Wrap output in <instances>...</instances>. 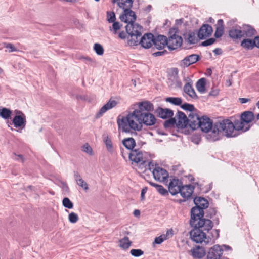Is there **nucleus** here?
Listing matches in <instances>:
<instances>
[{"label":"nucleus","mask_w":259,"mask_h":259,"mask_svg":"<svg viewBox=\"0 0 259 259\" xmlns=\"http://www.w3.org/2000/svg\"><path fill=\"white\" fill-rule=\"evenodd\" d=\"M154 113L157 116L160 118L166 119L170 118L174 115V111L169 108H163L158 107L155 110Z\"/></svg>","instance_id":"obj_19"},{"label":"nucleus","mask_w":259,"mask_h":259,"mask_svg":"<svg viewBox=\"0 0 259 259\" xmlns=\"http://www.w3.org/2000/svg\"><path fill=\"white\" fill-rule=\"evenodd\" d=\"M223 253L221 246L218 244L215 245L209 250L207 259H220Z\"/></svg>","instance_id":"obj_15"},{"label":"nucleus","mask_w":259,"mask_h":259,"mask_svg":"<svg viewBox=\"0 0 259 259\" xmlns=\"http://www.w3.org/2000/svg\"><path fill=\"white\" fill-rule=\"evenodd\" d=\"M178 28H173L168 32L167 47L170 50H174L181 46L183 39L181 36L177 35Z\"/></svg>","instance_id":"obj_9"},{"label":"nucleus","mask_w":259,"mask_h":259,"mask_svg":"<svg viewBox=\"0 0 259 259\" xmlns=\"http://www.w3.org/2000/svg\"><path fill=\"white\" fill-rule=\"evenodd\" d=\"M147 191V188L146 187L143 188L142 189L141 193V199L142 200H144V199H145V194L146 193Z\"/></svg>","instance_id":"obj_54"},{"label":"nucleus","mask_w":259,"mask_h":259,"mask_svg":"<svg viewBox=\"0 0 259 259\" xmlns=\"http://www.w3.org/2000/svg\"><path fill=\"white\" fill-rule=\"evenodd\" d=\"M217 211L215 208L210 207L207 211L206 217L211 219L217 214Z\"/></svg>","instance_id":"obj_48"},{"label":"nucleus","mask_w":259,"mask_h":259,"mask_svg":"<svg viewBox=\"0 0 259 259\" xmlns=\"http://www.w3.org/2000/svg\"><path fill=\"white\" fill-rule=\"evenodd\" d=\"M123 145L128 150L133 151L136 146L135 139L132 137L124 138L122 141Z\"/></svg>","instance_id":"obj_28"},{"label":"nucleus","mask_w":259,"mask_h":259,"mask_svg":"<svg viewBox=\"0 0 259 259\" xmlns=\"http://www.w3.org/2000/svg\"><path fill=\"white\" fill-rule=\"evenodd\" d=\"M167 53V51L166 50H164L162 51H158V52L153 53L152 54V55L154 57H158V56H163Z\"/></svg>","instance_id":"obj_53"},{"label":"nucleus","mask_w":259,"mask_h":259,"mask_svg":"<svg viewBox=\"0 0 259 259\" xmlns=\"http://www.w3.org/2000/svg\"><path fill=\"white\" fill-rule=\"evenodd\" d=\"M216 41L214 38H210L201 43V46L203 47H206L214 44Z\"/></svg>","instance_id":"obj_47"},{"label":"nucleus","mask_w":259,"mask_h":259,"mask_svg":"<svg viewBox=\"0 0 259 259\" xmlns=\"http://www.w3.org/2000/svg\"><path fill=\"white\" fill-rule=\"evenodd\" d=\"M181 108L185 111L191 112L193 113V111H197V109L195 108L193 104H191L188 103H184L182 104Z\"/></svg>","instance_id":"obj_36"},{"label":"nucleus","mask_w":259,"mask_h":259,"mask_svg":"<svg viewBox=\"0 0 259 259\" xmlns=\"http://www.w3.org/2000/svg\"><path fill=\"white\" fill-rule=\"evenodd\" d=\"M165 101L175 106H181L182 103V99L180 97H167L165 99Z\"/></svg>","instance_id":"obj_32"},{"label":"nucleus","mask_w":259,"mask_h":259,"mask_svg":"<svg viewBox=\"0 0 259 259\" xmlns=\"http://www.w3.org/2000/svg\"><path fill=\"white\" fill-rule=\"evenodd\" d=\"M206 81L205 78L199 79L196 82V87L197 91L200 93H204L206 90Z\"/></svg>","instance_id":"obj_30"},{"label":"nucleus","mask_w":259,"mask_h":259,"mask_svg":"<svg viewBox=\"0 0 259 259\" xmlns=\"http://www.w3.org/2000/svg\"><path fill=\"white\" fill-rule=\"evenodd\" d=\"M81 150L82 151L86 152L90 155H93L92 149L88 143H85L81 147Z\"/></svg>","instance_id":"obj_43"},{"label":"nucleus","mask_w":259,"mask_h":259,"mask_svg":"<svg viewBox=\"0 0 259 259\" xmlns=\"http://www.w3.org/2000/svg\"><path fill=\"white\" fill-rule=\"evenodd\" d=\"M152 172L154 179L160 182H164L169 177L167 170L159 166L157 164L155 165Z\"/></svg>","instance_id":"obj_11"},{"label":"nucleus","mask_w":259,"mask_h":259,"mask_svg":"<svg viewBox=\"0 0 259 259\" xmlns=\"http://www.w3.org/2000/svg\"><path fill=\"white\" fill-rule=\"evenodd\" d=\"M197 30L194 31L188 30L183 34V36L185 42L190 45H194L197 44L199 41V38L196 37L197 34Z\"/></svg>","instance_id":"obj_18"},{"label":"nucleus","mask_w":259,"mask_h":259,"mask_svg":"<svg viewBox=\"0 0 259 259\" xmlns=\"http://www.w3.org/2000/svg\"><path fill=\"white\" fill-rule=\"evenodd\" d=\"M117 103L115 100H109V101L103 106L95 115L96 118L98 119L101 117L107 111L115 107Z\"/></svg>","instance_id":"obj_20"},{"label":"nucleus","mask_w":259,"mask_h":259,"mask_svg":"<svg viewBox=\"0 0 259 259\" xmlns=\"http://www.w3.org/2000/svg\"><path fill=\"white\" fill-rule=\"evenodd\" d=\"M197 31L198 38L202 40L210 36L213 32V29L209 24H204Z\"/></svg>","instance_id":"obj_13"},{"label":"nucleus","mask_w":259,"mask_h":259,"mask_svg":"<svg viewBox=\"0 0 259 259\" xmlns=\"http://www.w3.org/2000/svg\"><path fill=\"white\" fill-rule=\"evenodd\" d=\"M137 37L138 42L137 45L140 44L141 46L145 49H149L153 44V34L151 33H145L139 41L138 37Z\"/></svg>","instance_id":"obj_12"},{"label":"nucleus","mask_w":259,"mask_h":259,"mask_svg":"<svg viewBox=\"0 0 259 259\" xmlns=\"http://www.w3.org/2000/svg\"><path fill=\"white\" fill-rule=\"evenodd\" d=\"M104 142L106 145L107 150L110 153L113 151L112 143L111 139L108 136H104L103 137Z\"/></svg>","instance_id":"obj_35"},{"label":"nucleus","mask_w":259,"mask_h":259,"mask_svg":"<svg viewBox=\"0 0 259 259\" xmlns=\"http://www.w3.org/2000/svg\"><path fill=\"white\" fill-rule=\"evenodd\" d=\"M73 23L75 25V26L78 29H81L84 27V25L83 24L80 22L79 20L77 19H73L72 20Z\"/></svg>","instance_id":"obj_52"},{"label":"nucleus","mask_w":259,"mask_h":259,"mask_svg":"<svg viewBox=\"0 0 259 259\" xmlns=\"http://www.w3.org/2000/svg\"><path fill=\"white\" fill-rule=\"evenodd\" d=\"M255 118L254 113L250 111H245L240 114H237L230 117L229 119L223 120L221 126L222 130H226V137L227 138L236 137L239 135V133L234 132L241 131L246 132L250 130L252 125L250 124Z\"/></svg>","instance_id":"obj_1"},{"label":"nucleus","mask_w":259,"mask_h":259,"mask_svg":"<svg viewBox=\"0 0 259 259\" xmlns=\"http://www.w3.org/2000/svg\"><path fill=\"white\" fill-rule=\"evenodd\" d=\"M12 111L5 107L0 109V117L4 119H9L11 117Z\"/></svg>","instance_id":"obj_33"},{"label":"nucleus","mask_w":259,"mask_h":259,"mask_svg":"<svg viewBox=\"0 0 259 259\" xmlns=\"http://www.w3.org/2000/svg\"><path fill=\"white\" fill-rule=\"evenodd\" d=\"M220 230L219 229H214L210 233V235L209 236L210 237V239H209L210 242L211 240H212V243H214L215 241L220 236Z\"/></svg>","instance_id":"obj_38"},{"label":"nucleus","mask_w":259,"mask_h":259,"mask_svg":"<svg viewBox=\"0 0 259 259\" xmlns=\"http://www.w3.org/2000/svg\"><path fill=\"white\" fill-rule=\"evenodd\" d=\"M13 154L16 156V157L15 158V160L19 161V158L21 160L22 162L24 161V158L23 156L21 154H16L15 153H14Z\"/></svg>","instance_id":"obj_57"},{"label":"nucleus","mask_w":259,"mask_h":259,"mask_svg":"<svg viewBox=\"0 0 259 259\" xmlns=\"http://www.w3.org/2000/svg\"><path fill=\"white\" fill-rule=\"evenodd\" d=\"M4 47L7 49H10L9 52H16L17 51L15 47L11 43H5Z\"/></svg>","instance_id":"obj_50"},{"label":"nucleus","mask_w":259,"mask_h":259,"mask_svg":"<svg viewBox=\"0 0 259 259\" xmlns=\"http://www.w3.org/2000/svg\"><path fill=\"white\" fill-rule=\"evenodd\" d=\"M119 246L124 250L127 249L132 244V242L130 241L127 236H125L119 241Z\"/></svg>","instance_id":"obj_31"},{"label":"nucleus","mask_w":259,"mask_h":259,"mask_svg":"<svg viewBox=\"0 0 259 259\" xmlns=\"http://www.w3.org/2000/svg\"><path fill=\"white\" fill-rule=\"evenodd\" d=\"M215 26L216 28L214 36L215 38H219L223 35L224 32L223 20L219 19Z\"/></svg>","instance_id":"obj_27"},{"label":"nucleus","mask_w":259,"mask_h":259,"mask_svg":"<svg viewBox=\"0 0 259 259\" xmlns=\"http://www.w3.org/2000/svg\"><path fill=\"white\" fill-rule=\"evenodd\" d=\"M107 19L109 23L114 22L116 20V16L113 12H107Z\"/></svg>","instance_id":"obj_45"},{"label":"nucleus","mask_w":259,"mask_h":259,"mask_svg":"<svg viewBox=\"0 0 259 259\" xmlns=\"http://www.w3.org/2000/svg\"><path fill=\"white\" fill-rule=\"evenodd\" d=\"M94 50L98 55H102L104 53V49L103 46L98 43H95L94 46Z\"/></svg>","instance_id":"obj_39"},{"label":"nucleus","mask_w":259,"mask_h":259,"mask_svg":"<svg viewBox=\"0 0 259 259\" xmlns=\"http://www.w3.org/2000/svg\"><path fill=\"white\" fill-rule=\"evenodd\" d=\"M156 189L158 193L163 196H165L168 194V190L167 191L162 185H158Z\"/></svg>","instance_id":"obj_46"},{"label":"nucleus","mask_w":259,"mask_h":259,"mask_svg":"<svg viewBox=\"0 0 259 259\" xmlns=\"http://www.w3.org/2000/svg\"><path fill=\"white\" fill-rule=\"evenodd\" d=\"M175 125L177 126V121L175 118L172 117L165 121L163 124L164 127L165 128L174 127Z\"/></svg>","instance_id":"obj_37"},{"label":"nucleus","mask_w":259,"mask_h":259,"mask_svg":"<svg viewBox=\"0 0 259 259\" xmlns=\"http://www.w3.org/2000/svg\"><path fill=\"white\" fill-rule=\"evenodd\" d=\"M153 45L158 50L164 49L168 45V38L163 35L159 34L156 37L153 36Z\"/></svg>","instance_id":"obj_16"},{"label":"nucleus","mask_w":259,"mask_h":259,"mask_svg":"<svg viewBox=\"0 0 259 259\" xmlns=\"http://www.w3.org/2000/svg\"><path fill=\"white\" fill-rule=\"evenodd\" d=\"M219 94V91L218 90H212L209 93V96H215Z\"/></svg>","instance_id":"obj_61"},{"label":"nucleus","mask_w":259,"mask_h":259,"mask_svg":"<svg viewBox=\"0 0 259 259\" xmlns=\"http://www.w3.org/2000/svg\"><path fill=\"white\" fill-rule=\"evenodd\" d=\"M79 219L78 215L75 212H71L69 214L68 220L71 223H76Z\"/></svg>","instance_id":"obj_42"},{"label":"nucleus","mask_w":259,"mask_h":259,"mask_svg":"<svg viewBox=\"0 0 259 259\" xmlns=\"http://www.w3.org/2000/svg\"><path fill=\"white\" fill-rule=\"evenodd\" d=\"M154 110V106L150 101H144L139 103V109L135 110L132 113H129L126 116H119L117 118V123L118 127L122 128V131L125 133H130L131 129L134 131H140L142 125H139L133 120V116L135 115L149 113Z\"/></svg>","instance_id":"obj_2"},{"label":"nucleus","mask_w":259,"mask_h":259,"mask_svg":"<svg viewBox=\"0 0 259 259\" xmlns=\"http://www.w3.org/2000/svg\"><path fill=\"white\" fill-rule=\"evenodd\" d=\"M192 81L191 80L187 82L184 86L183 91L189 97L192 99H198V96L192 87Z\"/></svg>","instance_id":"obj_25"},{"label":"nucleus","mask_w":259,"mask_h":259,"mask_svg":"<svg viewBox=\"0 0 259 259\" xmlns=\"http://www.w3.org/2000/svg\"><path fill=\"white\" fill-rule=\"evenodd\" d=\"M14 112L16 114L15 115H18L20 116H26L21 111L15 110L14 111Z\"/></svg>","instance_id":"obj_63"},{"label":"nucleus","mask_w":259,"mask_h":259,"mask_svg":"<svg viewBox=\"0 0 259 259\" xmlns=\"http://www.w3.org/2000/svg\"><path fill=\"white\" fill-rule=\"evenodd\" d=\"M129 159L136 163L143 161V153L139 148H136L131 151L128 155Z\"/></svg>","instance_id":"obj_23"},{"label":"nucleus","mask_w":259,"mask_h":259,"mask_svg":"<svg viewBox=\"0 0 259 259\" xmlns=\"http://www.w3.org/2000/svg\"><path fill=\"white\" fill-rule=\"evenodd\" d=\"M133 0H120L118 2V5L120 8H122L123 10L125 9L124 7H126V8H132L133 6Z\"/></svg>","instance_id":"obj_34"},{"label":"nucleus","mask_w":259,"mask_h":259,"mask_svg":"<svg viewBox=\"0 0 259 259\" xmlns=\"http://www.w3.org/2000/svg\"><path fill=\"white\" fill-rule=\"evenodd\" d=\"M136 119L141 125L143 123L146 126L154 125L156 123V119L154 115L150 113H143L135 115L133 116V120Z\"/></svg>","instance_id":"obj_10"},{"label":"nucleus","mask_w":259,"mask_h":259,"mask_svg":"<svg viewBox=\"0 0 259 259\" xmlns=\"http://www.w3.org/2000/svg\"><path fill=\"white\" fill-rule=\"evenodd\" d=\"M191 251L192 252V255L194 258H202L206 254L205 248L199 246H196L195 248H193V249H191Z\"/></svg>","instance_id":"obj_26"},{"label":"nucleus","mask_w":259,"mask_h":259,"mask_svg":"<svg viewBox=\"0 0 259 259\" xmlns=\"http://www.w3.org/2000/svg\"><path fill=\"white\" fill-rule=\"evenodd\" d=\"M146 144V143L145 142L139 140L137 141V147H139L138 148L140 149L144 145H145Z\"/></svg>","instance_id":"obj_62"},{"label":"nucleus","mask_w":259,"mask_h":259,"mask_svg":"<svg viewBox=\"0 0 259 259\" xmlns=\"http://www.w3.org/2000/svg\"><path fill=\"white\" fill-rule=\"evenodd\" d=\"M167 239V235H161L158 237H157L155 238L153 244H161L164 240Z\"/></svg>","instance_id":"obj_41"},{"label":"nucleus","mask_w":259,"mask_h":259,"mask_svg":"<svg viewBox=\"0 0 259 259\" xmlns=\"http://www.w3.org/2000/svg\"><path fill=\"white\" fill-rule=\"evenodd\" d=\"M131 8L124 9L123 13L120 15L119 19L121 21L127 23L125 26V30L131 37L130 38L128 37V44L131 46H137V37L141 36V31L142 27L138 23H135L137 16Z\"/></svg>","instance_id":"obj_3"},{"label":"nucleus","mask_w":259,"mask_h":259,"mask_svg":"<svg viewBox=\"0 0 259 259\" xmlns=\"http://www.w3.org/2000/svg\"><path fill=\"white\" fill-rule=\"evenodd\" d=\"M254 40H255V44H256L255 47L259 48V36H255L254 37Z\"/></svg>","instance_id":"obj_64"},{"label":"nucleus","mask_w":259,"mask_h":259,"mask_svg":"<svg viewBox=\"0 0 259 259\" xmlns=\"http://www.w3.org/2000/svg\"><path fill=\"white\" fill-rule=\"evenodd\" d=\"M189 224L191 227H203V230L209 232L211 230L213 223L209 219L204 218V211L197 207H193L190 211Z\"/></svg>","instance_id":"obj_5"},{"label":"nucleus","mask_w":259,"mask_h":259,"mask_svg":"<svg viewBox=\"0 0 259 259\" xmlns=\"http://www.w3.org/2000/svg\"><path fill=\"white\" fill-rule=\"evenodd\" d=\"M200 119L201 117L196 113H190L188 115L189 124L188 126L193 131L197 130V125L199 123Z\"/></svg>","instance_id":"obj_21"},{"label":"nucleus","mask_w":259,"mask_h":259,"mask_svg":"<svg viewBox=\"0 0 259 259\" xmlns=\"http://www.w3.org/2000/svg\"><path fill=\"white\" fill-rule=\"evenodd\" d=\"M213 53L215 54V55H221L222 54V50L221 48H215L213 51Z\"/></svg>","instance_id":"obj_60"},{"label":"nucleus","mask_w":259,"mask_h":259,"mask_svg":"<svg viewBox=\"0 0 259 259\" xmlns=\"http://www.w3.org/2000/svg\"><path fill=\"white\" fill-rule=\"evenodd\" d=\"M255 40L249 38H245L241 42V46L247 50H252L255 47Z\"/></svg>","instance_id":"obj_29"},{"label":"nucleus","mask_w":259,"mask_h":259,"mask_svg":"<svg viewBox=\"0 0 259 259\" xmlns=\"http://www.w3.org/2000/svg\"><path fill=\"white\" fill-rule=\"evenodd\" d=\"M200 59L201 57L199 55L195 54H191L187 56L181 61L180 66L184 68L187 67L191 64L196 63Z\"/></svg>","instance_id":"obj_14"},{"label":"nucleus","mask_w":259,"mask_h":259,"mask_svg":"<svg viewBox=\"0 0 259 259\" xmlns=\"http://www.w3.org/2000/svg\"><path fill=\"white\" fill-rule=\"evenodd\" d=\"M250 100L249 98H239V101L241 104H244Z\"/></svg>","instance_id":"obj_59"},{"label":"nucleus","mask_w":259,"mask_h":259,"mask_svg":"<svg viewBox=\"0 0 259 259\" xmlns=\"http://www.w3.org/2000/svg\"><path fill=\"white\" fill-rule=\"evenodd\" d=\"M195 186L191 184L183 185V183L181 180L175 177L168 185V191L172 195H175L180 193L185 201L190 198L194 192Z\"/></svg>","instance_id":"obj_6"},{"label":"nucleus","mask_w":259,"mask_h":259,"mask_svg":"<svg viewBox=\"0 0 259 259\" xmlns=\"http://www.w3.org/2000/svg\"><path fill=\"white\" fill-rule=\"evenodd\" d=\"M12 123L16 128H24L26 124V116L15 115L13 118Z\"/></svg>","instance_id":"obj_24"},{"label":"nucleus","mask_w":259,"mask_h":259,"mask_svg":"<svg viewBox=\"0 0 259 259\" xmlns=\"http://www.w3.org/2000/svg\"><path fill=\"white\" fill-rule=\"evenodd\" d=\"M192 227L193 229L190 231L189 234L191 239L194 242L198 243L204 241L206 244L210 242V237L207 236L206 233L203 232L205 230H203V227L195 226Z\"/></svg>","instance_id":"obj_8"},{"label":"nucleus","mask_w":259,"mask_h":259,"mask_svg":"<svg viewBox=\"0 0 259 259\" xmlns=\"http://www.w3.org/2000/svg\"><path fill=\"white\" fill-rule=\"evenodd\" d=\"M222 121H218L213 123L212 120L208 116L204 115L201 117L199 123L197 125V129L200 128L204 133H207L206 137L209 141L214 142L220 140L219 134L223 132L226 136V130H222L221 126L219 124L222 123Z\"/></svg>","instance_id":"obj_4"},{"label":"nucleus","mask_w":259,"mask_h":259,"mask_svg":"<svg viewBox=\"0 0 259 259\" xmlns=\"http://www.w3.org/2000/svg\"><path fill=\"white\" fill-rule=\"evenodd\" d=\"M112 25V28L114 31V33L116 34L117 33V31L120 29L121 25L118 22L114 21Z\"/></svg>","instance_id":"obj_51"},{"label":"nucleus","mask_w":259,"mask_h":259,"mask_svg":"<svg viewBox=\"0 0 259 259\" xmlns=\"http://www.w3.org/2000/svg\"><path fill=\"white\" fill-rule=\"evenodd\" d=\"M131 255L134 257H139L144 254V251L140 249H132L130 251Z\"/></svg>","instance_id":"obj_44"},{"label":"nucleus","mask_w":259,"mask_h":259,"mask_svg":"<svg viewBox=\"0 0 259 259\" xmlns=\"http://www.w3.org/2000/svg\"><path fill=\"white\" fill-rule=\"evenodd\" d=\"M239 28L233 27L229 31V36L233 39H240L242 37L250 38L254 36L256 31L251 25L248 24H243L241 27L238 26Z\"/></svg>","instance_id":"obj_7"},{"label":"nucleus","mask_w":259,"mask_h":259,"mask_svg":"<svg viewBox=\"0 0 259 259\" xmlns=\"http://www.w3.org/2000/svg\"><path fill=\"white\" fill-rule=\"evenodd\" d=\"M77 185L82 187L85 190H87L89 189L88 185L86 182L84 181V180L81 179L79 180V181L76 182Z\"/></svg>","instance_id":"obj_49"},{"label":"nucleus","mask_w":259,"mask_h":259,"mask_svg":"<svg viewBox=\"0 0 259 259\" xmlns=\"http://www.w3.org/2000/svg\"><path fill=\"white\" fill-rule=\"evenodd\" d=\"M193 202L198 208L201 209L203 211L209 207V202L205 198L201 196H196L193 199Z\"/></svg>","instance_id":"obj_22"},{"label":"nucleus","mask_w":259,"mask_h":259,"mask_svg":"<svg viewBox=\"0 0 259 259\" xmlns=\"http://www.w3.org/2000/svg\"><path fill=\"white\" fill-rule=\"evenodd\" d=\"M81 59H83L84 60L85 63L87 64H90V63H92V62H93V59L88 56L82 57Z\"/></svg>","instance_id":"obj_55"},{"label":"nucleus","mask_w":259,"mask_h":259,"mask_svg":"<svg viewBox=\"0 0 259 259\" xmlns=\"http://www.w3.org/2000/svg\"><path fill=\"white\" fill-rule=\"evenodd\" d=\"M63 206L68 209H72L73 207V203L68 197H65L62 200Z\"/></svg>","instance_id":"obj_40"},{"label":"nucleus","mask_w":259,"mask_h":259,"mask_svg":"<svg viewBox=\"0 0 259 259\" xmlns=\"http://www.w3.org/2000/svg\"><path fill=\"white\" fill-rule=\"evenodd\" d=\"M126 34H128L126 31L125 32L124 31H122L119 33L118 36L121 39H124L126 37Z\"/></svg>","instance_id":"obj_56"},{"label":"nucleus","mask_w":259,"mask_h":259,"mask_svg":"<svg viewBox=\"0 0 259 259\" xmlns=\"http://www.w3.org/2000/svg\"><path fill=\"white\" fill-rule=\"evenodd\" d=\"M74 179L76 182L79 181V180L82 179L80 176V175L79 174V172H78L77 171L74 172Z\"/></svg>","instance_id":"obj_58"},{"label":"nucleus","mask_w":259,"mask_h":259,"mask_svg":"<svg viewBox=\"0 0 259 259\" xmlns=\"http://www.w3.org/2000/svg\"><path fill=\"white\" fill-rule=\"evenodd\" d=\"M176 117L178 118V123L177 127L184 129L188 127L189 124L188 117L182 111H178Z\"/></svg>","instance_id":"obj_17"}]
</instances>
